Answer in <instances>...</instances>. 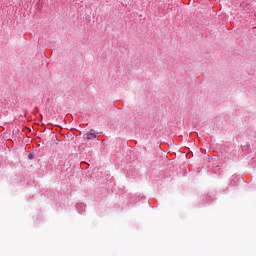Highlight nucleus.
<instances>
[{"label": "nucleus", "mask_w": 256, "mask_h": 256, "mask_svg": "<svg viewBox=\"0 0 256 256\" xmlns=\"http://www.w3.org/2000/svg\"><path fill=\"white\" fill-rule=\"evenodd\" d=\"M28 159H33V154H29Z\"/></svg>", "instance_id": "obj_2"}, {"label": "nucleus", "mask_w": 256, "mask_h": 256, "mask_svg": "<svg viewBox=\"0 0 256 256\" xmlns=\"http://www.w3.org/2000/svg\"><path fill=\"white\" fill-rule=\"evenodd\" d=\"M95 137H97L95 134H89V135L86 137V139H87L88 141H91V139H95Z\"/></svg>", "instance_id": "obj_1"}]
</instances>
